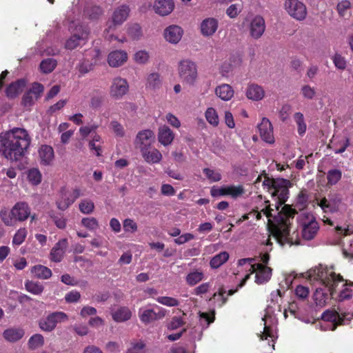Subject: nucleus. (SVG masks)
I'll return each mask as SVG.
<instances>
[{
	"mask_svg": "<svg viewBox=\"0 0 353 353\" xmlns=\"http://www.w3.org/2000/svg\"><path fill=\"white\" fill-rule=\"evenodd\" d=\"M304 276L312 283L317 282L325 285L332 297H334L338 288L341 287L337 297L339 301L348 299L353 295V283L347 284L345 282L340 274H336L332 266H316L307 271Z\"/></svg>",
	"mask_w": 353,
	"mask_h": 353,
	"instance_id": "f257e3e1",
	"label": "nucleus"
},
{
	"mask_svg": "<svg viewBox=\"0 0 353 353\" xmlns=\"http://www.w3.org/2000/svg\"><path fill=\"white\" fill-rule=\"evenodd\" d=\"M28 132L21 128H14L0 134V154L11 162L21 160L31 143Z\"/></svg>",
	"mask_w": 353,
	"mask_h": 353,
	"instance_id": "f03ea898",
	"label": "nucleus"
},
{
	"mask_svg": "<svg viewBox=\"0 0 353 353\" xmlns=\"http://www.w3.org/2000/svg\"><path fill=\"white\" fill-rule=\"evenodd\" d=\"M254 259L252 258L248 259H242L239 261V265L240 266H245V268L248 269L250 272L247 274L244 278L241 280V283L238 285L237 288H242L246 283V281L249 279L251 274L255 272V282L261 285L266 282H268L272 276V269L269 267H267L261 263H253ZM238 289L235 290H229L228 294L232 295L234 294Z\"/></svg>",
	"mask_w": 353,
	"mask_h": 353,
	"instance_id": "7ed1b4c3",
	"label": "nucleus"
},
{
	"mask_svg": "<svg viewBox=\"0 0 353 353\" xmlns=\"http://www.w3.org/2000/svg\"><path fill=\"white\" fill-rule=\"evenodd\" d=\"M282 221L281 223L272 226V234L275 241L281 245H292V239L290 236L289 219L293 216L294 211L288 205H284L279 212Z\"/></svg>",
	"mask_w": 353,
	"mask_h": 353,
	"instance_id": "20e7f679",
	"label": "nucleus"
},
{
	"mask_svg": "<svg viewBox=\"0 0 353 353\" xmlns=\"http://www.w3.org/2000/svg\"><path fill=\"white\" fill-rule=\"evenodd\" d=\"M291 183L290 181L284 179H265L263 185L271 194L275 200V209L279 210L281 206L288 198V188Z\"/></svg>",
	"mask_w": 353,
	"mask_h": 353,
	"instance_id": "39448f33",
	"label": "nucleus"
},
{
	"mask_svg": "<svg viewBox=\"0 0 353 353\" xmlns=\"http://www.w3.org/2000/svg\"><path fill=\"white\" fill-rule=\"evenodd\" d=\"M263 322V331L259 335L261 340L268 341L269 345L274 349V342L277 339V319L274 314V310L272 306H268L265 310L263 317L262 318Z\"/></svg>",
	"mask_w": 353,
	"mask_h": 353,
	"instance_id": "423d86ee",
	"label": "nucleus"
},
{
	"mask_svg": "<svg viewBox=\"0 0 353 353\" xmlns=\"http://www.w3.org/2000/svg\"><path fill=\"white\" fill-rule=\"evenodd\" d=\"M30 214V208L25 202L17 203L9 211L3 210L0 212V217L5 225L8 226L14 225L17 221L26 220Z\"/></svg>",
	"mask_w": 353,
	"mask_h": 353,
	"instance_id": "0eeeda50",
	"label": "nucleus"
},
{
	"mask_svg": "<svg viewBox=\"0 0 353 353\" xmlns=\"http://www.w3.org/2000/svg\"><path fill=\"white\" fill-rule=\"evenodd\" d=\"M178 75L184 86L193 87L196 85L199 78L198 67L196 63L190 59H183L178 65Z\"/></svg>",
	"mask_w": 353,
	"mask_h": 353,
	"instance_id": "6e6552de",
	"label": "nucleus"
},
{
	"mask_svg": "<svg viewBox=\"0 0 353 353\" xmlns=\"http://www.w3.org/2000/svg\"><path fill=\"white\" fill-rule=\"evenodd\" d=\"M297 220L302 228L303 237L306 240L314 238L319 232V225L313 214L302 212L299 214Z\"/></svg>",
	"mask_w": 353,
	"mask_h": 353,
	"instance_id": "1a4fd4ad",
	"label": "nucleus"
},
{
	"mask_svg": "<svg viewBox=\"0 0 353 353\" xmlns=\"http://www.w3.org/2000/svg\"><path fill=\"white\" fill-rule=\"evenodd\" d=\"M352 316L347 314L341 316L336 312L327 310L321 316L322 321L319 323V327L323 331L334 330L338 325L345 324V320L350 321Z\"/></svg>",
	"mask_w": 353,
	"mask_h": 353,
	"instance_id": "9d476101",
	"label": "nucleus"
},
{
	"mask_svg": "<svg viewBox=\"0 0 353 353\" xmlns=\"http://www.w3.org/2000/svg\"><path fill=\"white\" fill-rule=\"evenodd\" d=\"M283 8L286 12L296 21H303L307 17V8L299 0H285Z\"/></svg>",
	"mask_w": 353,
	"mask_h": 353,
	"instance_id": "9b49d317",
	"label": "nucleus"
},
{
	"mask_svg": "<svg viewBox=\"0 0 353 353\" xmlns=\"http://www.w3.org/2000/svg\"><path fill=\"white\" fill-rule=\"evenodd\" d=\"M129 91V83L126 79L115 77L112 79L109 93L112 98L122 99Z\"/></svg>",
	"mask_w": 353,
	"mask_h": 353,
	"instance_id": "f8f14e48",
	"label": "nucleus"
},
{
	"mask_svg": "<svg viewBox=\"0 0 353 353\" xmlns=\"http://www.w3.org/2000/svg\"><path fill=\"white\" fill-rule=\"evenodd\" d=\"M157 311L153 309L143 307L139 310V317L142 323L148 324L152 321L163 319L166 315L164 308L156 306Z\"/></svg>",
	"mask_w": 353,
	"mask_h": 353,
	"instance_id": "ddd939ff",
	"label": "nucleus"
},
{
	"mask_svg": "<svg viewBox=\"0 0 353 353\" xmlns=\"http://www.w3.org/2000/svg\"><path fill=\"white\" fill-rule=\"evenodd\" d=\"M155 135L151 130H143L137 134L134 144L140 151L143 149L148 148L152 145L154 142Z\"/></svg>",
	"mask_w": 353,
	"mask_h": 353,
	"instance_id": "4468645a",
	"label": "nucleus"
},
{
	"mask_svg": "<svg viewBox=\"0 0 353 353\" xmlns=\"http://www.w3.org/2000/svg\"><path fill=\"white\" fill-rule=\"evenodd\" d=\"M130 9L126 6H121L117 8L111 17V24L109 26L107 31L110 32L115 27L121 26L129 16Z\"/></svg>",
	"mask_w": 353,
	"mask_h": 353,
	"instance_id": "2eb2a0df",
	"label": "nucleus"
},
{
	"mask_svg": "<svg viewBox=\"0 0 353 353\" xmlns=\"http://www.w3.org/2000/svg\"><path fill=\"white\" fill-rule=\"evenodd\" d=\"M219 28V21L214 17H206L199 24L201 34L204 37H212Z\"/></svg>",
	"mask_w": 353,
	"mask_h": 353,
	"instance_id": "dca6fc26",
	"label": "nucleus"
},
{
	"mask_svg": "<svg viewBox=\"0 0 353 353\" xmlns=\"http://www.w3.org/2000/svg\"><path fill=\"white\" fill-rule=\"evenodd\" d=\"M80 195L81 192L79 190H74L72 192H61L57 200V208L61 210H66Z\"/></svg>",
	"mask_w": 353,
	"mask_h": 353,
	"instance_id": "f3484780",
	"label": "nucleus"
},
{
	"mask_svg": "<svg viewBox=\"0 0 353 353\" xmlns=\"http://www.w3.org/2000/svg\"><path fill=\"white\" fill-rule=\"evenodd\" d=\"M174 7L173 0H155L152 6V10L161 17L170 14Z\"/></svg>",
	"mask_w": 353,
	"mask_h": 353,
	"instance_id": "a211bd4d",
	"label": "nucleus"
},
{
	"mask_svg": "<svg viewBox=\"0 0 353 353\" xmlns=\"http://www.w3.org/2000/svg\"><path fill=\"white\" fill-rule=\"evenodd\" d=\"M128 59V54L123 50L111 51L107 57L108 65L112 68H119L124 65Z\"/></svg>",
	"mask_w": 353,
	"mask_h": 353,
	"instance_id": "6ab92c4d",
	"label": "nucleus"
},
{
	"mask_svg": "<svg viewBox=\"0 0 353 353\" xmlns=\"http://www.w3.org/2000/svg\"><path fill=\"white\" fill-rule=\"evenodd\" d=\"M183 35V28L177 25H170L163 31L165 40L171 44H177Z\"/></svg>",
	"mask_w": 353,
	"mask_h": 353,
	"instance_id": "aec40b11",
	"label": "nucleus"
},
{
	"mask_svg": "<svg viewBox=\"0 0 353 353\" xmlns=\"http://www.w3.org/2000/svg\"><path fill=\"white\" fill-rule=\"evenodd\" d=\"M38 160L41 165H51L54 160V152L52 146L41 145L38 148Z\"/></svg>",
	"mask_w": 353,
	"mask_h": 353,
	"instance_id": "412c9836",
	"label": "nucleus"
},
{
	"mask_svg": "<svg viewBox=\"0 0 353 353\" xmlns=\"http://www.w3.org/2000/svg\"><path fill=\"white\" fill-rule=\"evenodd\" d=\"M260 137L265 142L272 144L274 142L273 128L267 118H263L258 126Z\"/></svg>",
	"mask_w": 353,
	"mask_h": 353,
	"instance_id": "4be33fe9",
	"label": "nucleus"
},
{
	"mask_svg": "<svg viewBox=\"0 0 353 353\" xmlns=\"http://www.w3.org/2000/svg\"><path fill=\"white\" fill-rule=\"evenodd\" d=\"M265 24L264 19L261 16L254 17L250 22L249 30L250 36L254 39L260 38L264 33Z\"/></svg>",
	"mask_w": 353,
	"mask_h": 353,
	"instance_id": "5701e85b",
	"label": "nucleus"
},
{
	"mask_svg": "<svg viewBox=\"0 0 353 353\" xmlns=\"http://www.w3.org/2000/svg\"><path fill=\"white\" fill-rule=\"evenodd\" d=\"M306 272L303 274V276L305 279L304 276ZM307 280L309 281V282L314 285H317L315 292L314 294V301L317 306L319 307H324L327 302V300L329 299V296L327 294V290L325 288V285L322 284H319L317 282L312 283L308 279L306 278Z\"/></svg>",
	"mask_w": 353,
	"mask_h": 353,
	"instance_id": "b1692460",
	"label": "nucleus"
},
{
	"mask_svg": "<svg viewBox=\"0 0 353 353\" xmlns=\"http://www.w3.org/2000/svg\"><path fill=\"white\" fill-rule=\"evenodd\" d=\"M68 246V240L62 239L59 240L52 248L50 254V259L54 262H60Z\"/></svg>",
	"mask_w": 353,
	"mask_h": 353,
	"instance_id": "393cba45",
	"label": "nucleus"
},
{
	"mask_svg": "<svg viewBox=\"0 0 353 353\" xmlns=\"http://www.w3.org/2000/svg\"><path fill=\"white\" fill-rule=\"evenodd\" d=\"M159 142L164 147L172 144L174 139V133L167 125H163L159 128L157 132Z\"/></svg>",
	"mask_w": 353,
	"mask_h": 353,
	"instance_id": "a878e982",
	"label": "nucleus"
},
{
	"mask_svg": "<svg viewBox=\"0 0 353 353\" xmlns=\"http://www.w3.org/2000/svg\"><path fill=\"white\" fill-rule=\"evenodd\" d=\"M144 161L149 164H157L161 161L163 155L155 148L149 147L140 151Z\"/></svg>",
	"mask_w": 353,
	"mask_h": 353,
	"instance_id": "bb28decb",
	"label": "nucleus"
},
{
	"mask_svg": "<svg viewBox=\"0 0 353 353\" xmlns=\"http://www.w3.org/2000/svg\"><path fill=\"white\" fill-rule=\"evenodd\" d=\"M265 90L262 86L252 83L248 85L245 91L246 97L253 101H259L265 97Z\"/></svg>",
	"mask_w": 353,
	"mask_h": 353,
	"instance_id": "cd10ccee",
	"label": "nucleus"
},
{
	"mask_svg": "<svg viewBox=\"0 0 353 353\" xmlns=\"http://www.w3.org/2000/svg\"><path fill=\"white\" fill-rule=\"evenodd\" d=\"M25 335V330L21 327H10L3 332L4 339L10 343H16Z\"/></svg>",
	"mask_w": 353,
	"mask_h": 353,
	"instance_id": "c85d7f7f",
	"label": "nucleus"
},
{
	"mask_svg": "<svg viewBox=\"0 0 353 353\" xmlns=\"http://www.w3.org/2000/svg\"><path fill=\"white\" fill-rule=\"evenodd\" d=\"M214 92L217 97L224 101L231 100L234 94L233 88L228 83H222L216 86Z\"/></svg>",
	"mask_w": 353,
	"mask_h": 353,
	"instance_id": "c756f323",
	"label": "nucleus"
},
{
	"mask_svg": "<svg viewBox=\"0 0 353 353\" xmlns=\"http://www.w3.org/2000/svg\"><path fill=\"white\" fill-rule=\"evenodd\" d=\"M111 315L114 321L121 323L126 321L131 318L132 312L128 307L120 306L112 309Z\"/></svg>",
	"mask_w": 353,
	"mask_h": 353,
	"instance_id": "7c9ffc66",
	"label": "nucleus"
},
{
	"mask_svg": "<svg viewBox=\"0 0 353 353\" xmlns=\"http://www.w3.org/2000/svg\"><path fill=\"white\" fill-rule=\"evenodd\" d=\"M162 78L158 72H154L150 73L145 79V87L148 89L157 90L162 86Z\"/></svg>",
	"mask_w": 353,
	"mask_h": 353,
	"instance_id": "2f4dec72",
	"label": "nucleus"
},
{
	"mask_svg": "<svg viewBox=\"0 0 353 353\" xmlns=\"http://www.w3.org/2000/svg\"><path fill=\"white\" fill-rule=\"evenodd\" d=\"M26 81L24 79H19L11 83L6 89V95L9 98H14L19 94L24 89Z\"/></svg>",
	"mask_w": 353,
	"mask_h": 353,
	"instance_id": "473e14b6",
	"label": "nucleus"
},
{
	"mask_svg": "<svg viewBox=\"0 0 353 353\" xmlns=\"http://www.w3.org/2000/svg\"><path fill=\"white\" fill-rule=\"evenodd\" d=\"M340 202L339 199L323 198L319 201V205L325 212H332L338 210Z\"/></svg>",
	"mask_w": 353,
	"mask_h": 353,
	"instance_id": "72a5a7b5",
	"label": "nucleus"
},
{
	"mask_svg": "<svg viewBox=\"0 0 353 353\" xmlns=\"http://www.w3.org/2000/svg\"><path fill=\"white\" fill-rule=\"evenodd\" d=\"M30 272L33 276L40 279H48L52 276V271L50 269L42 265L33 266L31 268Z\"/></svg>",
	"mask_w": 353,
	"mask_h": 353,
	"instance_id": "f704fd0d",
	"label": "nucleus"
},
{
	"mask_svg": "<svg viewBox=\"0 0 353 353\" xmlns=\"http://www.w3.org/2000/svg\"><path fill=\"white\" fill-rule=\"evenodd\" d=\"M271 208L270 206H266L265 208H263L260 211L254 210L249 214H244L241 219H240L237 223H240L242 221H245L249 219L250 216H254L256 219H260L261 217V214L263 213L268 219V221H270V217L272 216L271 214Z\"/></svg>",
	"mask_w": 353,
	"mask_h": 353,
	"instance_id": "c9c22d12",
	"label": "nucleus"
},
{
	"mask_svg": "<svg viewBox=\"0 0 353 353\" xmlns=\"http://www.w3.org/2000/svg\"><path fill=\"white\" fill-rule=\"evenodd\" d=\"M92 137V141L90 140V150H92L94 155L99 157L101 154V145L102 141L101 137L97 134H92L90 130V137Z\"/></svg>",
	"mask_w": 353,
	"mask_h": 353,
	"instance_id": "e433bc0d",
	"label": "nucleus"
},
{
	"mask_svg": "<svg viewBox=\"0 0 353 353\" xmlns=\"http://www.w3.org/2000/svg\"><path fill=\"white\" fill-rule=\"evenodd\" d=\"M205 118L207 122L212 127H217L219 124V117L216 110L209 107L205 111Z\"/></svg>",
	"mask_w": 353,
	"mask_h": 353,
	"instance_id": "4c0bfd02",
	"label": "nucleus"
},
{
	"mask_svg": "<svg viewBox=\"0 0 353 353\" xmlns=\"http://www.w3.org/2000/svg\"><path fill=\"white\" fill-rule=\"evenodd\" d=\"M229 259L228 252L224 251L215 255L210 261V265L212 269H216L224 264Z\"/></svg>",
	"mask_w": 353,
	"mask_h": 353,
	"instance_id": "58836bf2",
	"label": "nucleus"
},
{
	"mask_svg": "<svg viewBox=\"0 0 353 353\" xmlns=\"http://www.w3.org/2000/svg\"><path fill=\"white\" fill-rule=\"evenodd\" d=\"M57 61L52 58H48L43 59L39 65V68L41 72L44 74H48L52 72L57 66Z\"/></svg>",
	"mask_w": 353,
	"mask_h": 353,
	"instance_id": "ea45409f",
	"label": "nucleus"
},
{
	"mask_svg": "<svg viewBox=\"0 0 353 353\" xmlns=\"http://www.w3.org/2000/svg\"><path fill=\"white\" fill-rule=\"evenodd\" d=\"M44 344V338L40 334L32 335L28 340V346L31 350L41 347Z\"/></svg>",
	"mask_w": 353,
	"mask_h": 353,
	"instance_id": "a19ab883",
	"label": "nucleus"
},
{
	"mask_svg": "<svg viewBox=\"0 0 353 353\" xmlns=\"http://www.w3.org/2000/svg\"><path fill=\"white\" fill-rule=\"evenodd\" d=\"M25 288L28 292L34 295L41 294L44 289L41 283L32 281H27L25 283Z\"/></svg>",
	"mask_w": 353,
	"mask_h": 353,
	"instance_id": "79ce46f5",
	"label": "nucleus"
},
{
	"mask_svg": "<svg viewBox=\"0 0 353 353\" xmlns=\"http://www.w3.org/2000/svg\"><path fill=\"white\" fill-rule=\"evenodd\" d=\"M203 172L210 183L219 182L222 179L221 172L216 170L205 168L203 170Z\"/></svg>",
	"mask_w": 353,
	"mask_h": 353,
	"instance_id": "37998d69",
	"label": "nucleus"
},
{
	"mask_svg": "<svg viewBox=\"0 0 353 353\" xmlns=\"http://www.w3.org/2000/svg\"><path fill=\"white\" fill-rule=\"evenodd\" d=\"M133 59L138 64H147L150 61L149 52L145 50H138L134 54Z\"/></svg>",
	"mask_w": 353,
	"mask_h": 353,
	"instance_id": "c03bdc74",
	"label": "nucleus"
},
{
	"mask_svg": "<svg viewBox=\"0 0 353 353\" xmlns=\"http://www.w3.org/2000/svg\"><path fill=\"white\" fill-rule=\"evenodd\" d=\"M27 177L29 182L34 185H39L41 182L42 175L37 168H32L28 171Z\"/></svg>",
	"mask_w": 353,
	"mask_h": 353,
	"instance_id": "a18cd8bd",
	"label": "nucleus"
},
{
	"mask_svg": "<svg viewBox=\"0 0 353 353\" xmlns=\"http://www.w3.org/2000/svg\"><path fill=\"white\" fill-rule=\"evenodd\" d=\"M204 276L202 272L194 271L190 272L185 278L188 285L193 286L203 280Z\"/></svg>",
	"mask_w": 353,
	"mask_h": 353,
	"instance_id": "49530a36",
	"label": "nucleus"
},
{
	"mask_svg": "<svg viewBox=\"0 0 353 353\" xmlns=\"http://www.w3.org/2000/svg\"><path fill=\"white\" fill-rule=\"evenodd\" d=\"M226 196H230L233 199L241 196L244 194V188L242 185H226Z\"/></svg>",
	"mask_w": 353,
	"mask_h": 353,
	"instance_id": "de8ad7c7",
	"label": "nucleus"
},
{
	"mask_svg": "<svg viewBox=\"0 0 353 353\" xmlns=\"http://www.w3.org/2000/svg\"><path fill=\"white\" fill-rule=\"evenodd\" d=\"M28 234V231L25 228H21L19 229L16 233L14 234L12 238V245L15 246H19L23 243L25 241Z\"/></svg>",
	"mask_w": 353,
	"mask_h": 353,
	"instance_id": "09e8293b",
	"label": "nucleus"
},
{
	"mask_svg": "<svg viewBox=\"0 0 353 353\" xmlns=\"http://www.w3.org/2000/svg\"><path fill=\"white\" fill-rule=\"evenodd\" d=\"M185 325V321L181 316H174L167 323V328L170 331L176 330Z\"/></svg>",
	"mask_w": 353,
	"mask_h": 353,
	"instance_id": "8fccbe9b",
	"label": "nucleus"
},
{
	"mask_svg": "<svg viewBox=\"0 0 353 353\" xmlns=\"http://www.w3.org/2000/svg\"><path fill=\"white\" fill-rule=\"evenodd\" d=\"M156 300L160 304L168 307H176L179 305V301L171 296H159Z\"/></svg>",
	"mask_w": 353,
	"mask_h": 353,
	"instance_id": "3c124183",
	"label": "nucleus"
},
{
	"mask_svg": "<svg viewBox=\"0 0 353 353\" xmlns=\"http://www.w3.org/2000/svg\"><path fill=\"white\" fill-rule=\"evenodd\" d=\"M96 312L95 308L90 307V326L100 327L103 325V320L95 316Z\"/></svg>",
	"mask_w": 353,
	"mask_h": 353,
	"instance_id": "603ef678",
	"label": "nucleus"
},
{
	"mask_svg": "<svg viewBox=\"0 0 353 353\" xmlns=\"http://www.w3.org/2000/svg\"><path fill=\"white\" fill-rule=\"evenodd\" d=\"M342 173L339 170L333 169L329 170L327 175L328 183L330 185L336 184L341 179Z\"/></svg>",
	"mask_w": 353,
	"mask_h": 353,
	"instance_id": "864d4df0",
	"label": "nucleus"
},
{
	"mask_svg": "<svg viewBox=\"0 0 353 353\" xmlns=\"http://www.w3.org/2000/svg\"><path fill=\"white\" fill-rule=\"evenodd\" d=\"M294 119L298 125V132L299 134H303L306 131V124L304 121L303 114L301 112H296L294 115Z\"/></svg>",
	"mask_w": 353,
	"mask_h": 353,
	"instance_id": "5fc2aeb1",
	"label": "nucleus"
},
{
	"mask_svg": "<svg viewBox=\"0 0 353 353\" xmlns=\"http://www.w3.org/2000/svg\"><path fill=\"white\" fill-rule=\"evenodd\" d=\"M332 61L335 65V67L339 69L343 70L347 67V61L346 59L343 57L341 54L336 53L332 56Z\"/></svg>",
	"mask_w": 353,
	"mask_h": 353,
	"instance_id": "6e6d98bb",
	"label": "nucleus"
},
{
	"mask_svg": "<svg viewBox=\"0 0 353 353\" xmlns=\"http://www.w3.org/2000/svg\"><path fill=\"white\" fill-rule=\"evenodd\" d=\"M52 317L50 314L45 319L41 320L39 322V327L46 332H50L55 328L54 323L52 319Z\"/></svg>",
	"mask_w": 353,
	"mask_h": 353,
	"instance_id": "4d7b16f0",
	"label": "nucleus"
},
{
	"mask_svg": "<svg viewBox=\"0 0 353 353\" xmlns=\"http://www.w3.org/2000/svg\"><path fill=\"white\" fill-rule=\"evenodd\" d=\"M123 230L127 233H134L138 230L137 223L131 219H126L123 223Z\"/></svg>",
	"mask_w": 353,
	"mask_h": 353,
	"instance_id": "13d9d810",
	"label": "nucleus"
},
{
	"mask_svg": "<svg viewBox=\"0 0 353 353\" xmlns=\"http://www.w3.org/2000/svg\"><path fill=\"white\" fill-rule=\"evenodd\" d=\"M301 94L303 98L312 100L316 96V90L310 85H305L301 89Z\"/></svg>",
	"mask_w": 353,
	"mask_h": 353,
	"instance_id": "bf43d9fd",
	"label": "nucleus"
},
{
	"mask_svg": "<svg viewBox=\"0 0 353 353\" xmlns=\"http://www.w3.org/2000/svg\"><path fill=\"white\" fill-rule=\"evenodd\" d=\"M351 8V3L348 0H342L337 5V11L341 17L347 14Z\"/></svg>",
	"mask_w": 353,
	"mask_h": 353,
	"instance_id": "052dcab7",
	"label": "nucleus"
},
{
	"mask_svg": "<svg viewBox=\"0 0 353 353\" xmlns=\"http://www.w3.org/2000/svg\"><path fill=\"white\" fill-rule=\"evenodd\" d=\"M44 88L43 85L39 83L35 82L32 83L31 88L28 91L31 94L34 95V99H39L43 92Z\"/></svg>",
	"mask_w": 353,
	"mask_h": 353,
	"instance_id": "680f3d73",
	"label": "nucleus"
},
{
	"mask_svg": "<svg viewBox=\"0 0 353 353\" xmlns=\"http://www.w3.org/2000/svg\"><path fill=\"white\" fill-rule=\"evenodd\" d=\"M165 120L173 128H179L181 127V121L174 114L171 112L167 113L165 114Z\"/></svg>",
	"mask_w": 353,
	"mask_h": 353,
	"instance_id": "e2e57ef3",
	"label": "nucleus"
},
{
	"mask_svg": "<svg viewBox=\"0 0 353 353\" xmlns=\"http://www.w3.org/2000/svg\"><path fill=\"white\" fill-rule=\"evenodd\" d=\"M335 230L339 234L349 236L353 234V225L347 224L343 226H336Z\"/></svg>",
	"mask_w": 353,
	"mask_h": 353,
	"instance_id": "0e129e2a",
	"label": "nucleus"
},
{
	"mask_svg": "<svg viewBox=\"0 0 353 353\" xmlns=\"http://www.w3.org/2000/svg\"><path fill=\"white\" fill-rule=\"evenodd\" d=\"M110 128L114 134L117 137H121L125 134L122 125L116 121H113L110 123Z\"/></svg>",
	"mask_w": 353,
	"mask_h": 353,
	"instance_id": "69168bd1",
	"label": "nucleus"
},
{
	"mask_svg": "<svg viewBox=\"0 0 353 353\" xmlns=\"http://www.w3.org/2000/svg\"><path fill=\"white\" fill-rule=\"evenodd\" d=\"M81 41V38L77 35L71 37L65 43V48L69 50H72L78 46Z\"/></svg>",
	"mask_w": 353,
	"mask_h": 353,
	"instance_id": "338daca9",
	"label": "nucleus"
},
{
	"mask_svg": "<svg viewBox=\"0 0 353 353\" xmlns=\"http://www.w3.org/2000/svg\"><path fill=\"white\" fill-rule=\"evenodd\" d=\"M145 345L143 342L132 343L126 353H145Z\"/></svg>",
	"mask_w": 353,
	"mask_h": 353,
	"instance_id": "774afa93",
	"label": "nucleus"
}]
</instances>
